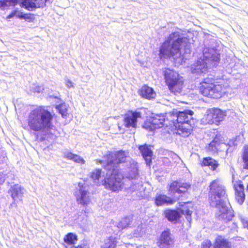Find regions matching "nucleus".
<instances>
[{"label":"nucleus","mask_w":248,"mask_h":248,"mask_svg":"<svg viewBox=\"0 0 248 248\" xmlns=\"http://www.w3.org/2000/svg\"><path fill=\"white\" fill-rule=\"evenodd\" d=\"M105 160L99 161V163L104 164L105 161L106 164L103 165V168L107 171H110L109 176L106 177L102 181V185L105 187L112 192H118L122 190L124 185L123 180L124 176L120 170L113 167H108L112 164H120L126 162L127 155L124 151L119 150L113 154L108 152L104 155Z\"/></svg>","instance_id":"1"},{"label":"nucleus","mask_w":248,"mask_h":248,"mask_svg":"<svg viewBox=\"0 0 248 248\" xmlns=\"http://www.w3.org/2000/svg\"><path fill=\"white\" fill-rule=\"evenodd\" d=\"M229 86L225 79L210 75L200 82L199 90L204 97L218 99L225 94Z\"/></svg>","instance_id":"2"},{"label":"nucleus","mask_w":248,"mask_h":248,"mask_svg":"<svg viewBox=\"0 0 248 248\" xmlns=\"http://www.w3.org/2000/svg\"><path fill=\"white\" fill-rule=\"evenodd\" d=\"M54 116L44 107L38 106L30 112L27 119L28 126L34 131L51 130L54 127L52 123Z\"/></svg>","instance_id":"3"},{"label":"nucleus","mask_w":248,"mask_h":248,"mask_svg":"<svg viewBox=\"0 0 248 248\" xmlns=\"http://www.w3.org/2000/svg\"><path fill=\"white\" fill-rule=\"evenodd\" d=\"M227 198L226 187L220 179L217 178L211 181L208 186V200L209 204L216 207L222 206L224 204V199Z\"/></svg>","instance_id":"4"},{"label":"nucleus","mask_w":248,"mask_h":248,"mask_svg":"<svg viewBox=\"0 0 248 248\" xmlns=\"http://www.w3.org/2000/svg\"><path fill=\"white\" fill-rule=\"evenodd\" d=\"M227 198L226 187L220 179L217 178L211 181L208 186V200L209 204L216 207L222 206L224 204V199Z\"/></svg>","instance_id":"5"},{"label":"nucleus","mask_w":248,"mask_h":248,"mask_svg":"<svg viewBox=\"0 0 248 248\" xmlns=\"http://www.w3.org/2000/svg\"><path fill=\"white\" fill-rule=\"evenodd\" d=\"M165 85L170 93L178 95L182 93L185 88V80L173 69L165 68L163 71Z\"/></svg>","instance_id":"6"},{"label":"nucleus","mask_w":248,"mask_h":248,"mask_svg":"<svg viewBox=\"0 0 248 248\" xmlns=\"http://www.w3.org/2000/svg\"><path fill=\"white\" fill-rule=\"evenodd\" d=\"M178 34L176 32L171 33L168 38V39L164 41L161 45L159 49V57L162 58H170L180 54L181 46L184 42L183 37H178L175 40L171 42L172 36Z\"/></svg>","instance_id":"7"},{"label":"nucleus","mask_w":248,"mask_h":248,"mask_svg":"<svg viewBox=\"0 0 248 248\" xmlns=\"http://www.w3.org/2000/svg\"><path fill=\"white\" fill-rule=\"evenodd\" d=\"M194 112L191 110H186L184 111H179L178 112L170 113L168 115V120L170 124H181L189 123L191 116ZM169 125L170 123H168Z\"/></svg>","instance_id":"8"},{"label":"nucleus","mask_w":248,"mask_h":248,"mask_svg":"<svg viewBox=\"0 0 248 248\" xmlns=\"http://www.w3.org/2000/svg\"><path fill=\"white\" fill-rule=\"evenodd\" d=\"M226 115L225 111L218 108H213L210 110L203 119L206 124H215L218 125L224 119Z\"/></svg>","instance_id":"9"},{"label":"nucleus","mask_w":248,"mask_h":248,"mask_svg":"<svg viewBox=\"0 0 248 248\" xmlns=\"http://www.w3.org/2000/svg\"><path fill=\"white\" fill-rule=\"evenodd\" d=\"M141 118V112L129 110L124 115V126L128 129H136L138 126V119Z\"/></svg>","instance_id":"10"},{"label":"nucleus","mask_w":248,"mask_h":248,"mask_svg":"<svg viewBox=\"0 0 248 248\" xmlns=\"http://www.w3.org/2000/svg\"><path fill=\"white\" fill-rule=\"evenodd\" d=\"M181 213L184 214L188 221L190 223L192 220L191 215L192 211L190 210L187 207L186 210H181V212H179L176 210L168 209L165 211L164 214L165 217L170 222H176L181 217Z\"/></svg>","instance_id":"11"},{"label":"nucleus","mask_w":248,"mask_h":248,"mask_svg":"<svg viewBox=\"0 0 248 248\" xmlns=\"http://www.w3.org/2000/svg\"><path fill=\"white\" fill-rule=\"evenodd\" d=\"M159 248H172L174 245V239L171 237L170 229L163 231L157 241Z\"/></svg>","instance_id":"12"},{"label":"nucleus","mask_w":248,"mask_h":248,"mask_svg":"<svg viewBox=\"0 0 248 248\" xmlns=\"http://www.w3.org/2000/svg\"><path fill=\"white\" fill-rule=\"evenodd\" d=\"M190 188L191 185L188 183L174 181L169 185L168 191L170 193H177L179 194H185Z\"/></svg>","instance_id":"13"},{"label":"nucleus","mask_w":248,"mask_h":248,"mask_svg":"<svg viewBox=\"0 0 248 248\" xmlns=\"http://www.w3.org/2000/svg\"><path fill=\"white\" fill-rule=\"evenodd\" d=\"M233 188L234 190L235 199L236 201L242 205L245 200L244 186L243 182L238 180L234 182Z\"/></svg>","instance_id":"14"},{"label":"nucleus","mask_w":248,"mask_h":248,"mask_svg":"<svg viewBox=\"0 0 248 248\" xmlns=\"http://www.w3.org/2000/svg\"><path fill=\"white\" fill-rule=\"evenodd\" d=\"M170 130L171 131H176V132L183 137H187L191 133V126L189 123L175 124H170Z\"/></svg>","instance_id":"15"},{"label":"nucleus","mask_w":248,"mask_h":248,"mask_svg":"<svg viewBox=\"0 0 248 248\" xmlns=\"http://www.w3.org/2000/svg\"><path fill=\"white\" fill-rule=\"evenodd\" d=\"M191 71L193 74L199 75L205 74L208 71V67L204 59L199 58L191 67Z\"/></svg>","instance_id":"16"},{"label":"nucleus","mask_w":248,"mask_h":248,"mask_svg":"<svg viewBox=\"0 0 248 248\" xmlns=\"http://www.w3.org/2000/svg\"><path fill=\"white\" fill-rule=\"evenodd\" d=\"M140 96L147 100L154 99L156 93L153 88L147 84H144L138 90V92Z\"/></svg>","instance_id":"17"},{"label":"nucleus","mask_w":248,"mask_h":248,"mask_svg":"<svg viewBox=\"0 0 248 248\" xmlns=\"http://www.w3.org/2000/svg\"><path fill=\"white\" fill-rule=\"evenodd\" d=\"M139 149L145 159L146 165L150 167L152 163V160L153 153L150 147L146 144H144L140 145Z\"/></svg>","instance_id":"18"},{"label":"nucleus","mask_w":248,"mask_h":248,"mask_svg":"<svg viewBox=\"0 0 248 248\" xmlns=\"http://www.w3.org/2000/svg\"><path fill=\"white\" fill-rule=\"evenodd\" d=\"M155 204L157 206L165 204L171 205L175 202V200L170 198L165 194H157L154 199Z\"/></svg>","instance_id":"19"},{"label":"nucleus","mask_w":248,"mask_h":248,"mask_svg":"<svg viewBox=\"0 0 248 248\" xmlns=\"http://www.w3.org/2000/svg\"><path fill=\"white\" fill-rule=\"evenodd\" d=\"M200 165L202 167H208L212 171L216 170L219 166L218 161L210 156L203 157Z\"/></svg>","instance_id":"20"},{"label":"nucleus","mask_w":248,"mask_h":248,"mask_svg":"<svg viewBox=\"0 0 248 248\" xmlns=\"http://www.w3.org/2000/svg\"><path fill=\"white\" fill-rule=\"evenodd\" d=\"M222 144V141L219 136L217 135L213 140L205 147L206 152L212 154L217 153L219 151V147Z\"/></svg>","instance_id":"21"},{"label":"nucleus","mask_w":248,"mask_h":248,"mask_svg":"<svg viewBox=\"0 0 248 248\" xmlns=\"http://www.w3.org/2000/svg\"><path fill=\"white\" fill-rule=\"evenodd\" d=\"M231 242L223 236L219 235L215 239L212 248H232Z\"/></svg>","instance_id":"22"},{"label":"nucleus","mask_w":248,"mask_h":248,"mask_svg":"<svg viewBox=\"0 0 248 248\" xmlns=\"http://www.w3.org/2000/svg\"><path fill=\"white\" fill-rule=\"evenodd\" d=\"M152 121L156 129L161 128L163 126L168 127L170 130V126L168 123H170L168 120V115L165 118L162 115H155L154 117H151Z\"/></svg>","instance_id":"23"},{"label":"nucleus","mask_w":248,"mask_h":248,"mask_svg":"<svg viewBox=\"0 0 248 248\" xmlns=\"http://www.w3.org/2000/svg\"><path fill=\"white\" fill-rule=\"evenodd\" d=\"M220 207L219 206L218 207ZM222 207V211H220L217 216L218 220L227 222L232 220L233 217L232 213L227 208L224 206V204L221 206Z\"/></svg>","instance_id":"24"},{"label":"nucleus","mask_w":248,"mask_h":248,"mask_svg":"<svg viewBox=\"0 0 248 248\" xmlns=\"http://www.w3.org/2000/svg\"><path fill=\"white\" fill-rule=\"evenodd\" d=\"M79 192V194L76 195L77 201L78 203L83 205L89 204L90 202V198L88 192L86 190L80 189Z\"/></svg>","instance_id":"25"},{"label":"nucleus","mask_w":248,"mask_h":248,"mask_svg":"<svg viewBox=\"0 0 248 248\" xmlns=\"http://www.w3.org/2000/svg\"><path fill=\"white\" fill-rule=\"evenodd\" d=\"M139 177L137 163L130 165L127 171L126 177L129 180L136 179Z\"/></svg>","instance_id":"26"},{"label":"nucleus","mask_w":248,"mask_h":248,"mask_svg":"<svg viewBox=\"0 0 248 248\" xmlns=\"http://www.w3.org/2000/svg\"><path fill=\"white\" fill-rule=\"evenodd\" d=\"M206 60V63L209 68L216 67L219 63L220 56L219 54H213L209 58L204 59Z\"/></svg>","instance_id":"27"},{"label":"nucleus","mask_w":248,"mask_h":248,"mask_svg":"<svg viewBox=\"0 0 248 248\" xmlns=\"http://www.w3.org/2000/svg\"><path fill=\"white\" fill-rule=\"evenodd\" d=\"M64 157L68 160H72L75 163H79L81 165L85 163V161L83 157L71 152L66 153L64 155Z\"/></svg>","instance_id":"28"},{"label":"nucleus","mask_w":248,"mask_h":248,"mask_svg":"<svg viewBox=\"0 0 248 248\" xmlns=\"http://www.w3.org/2000/svg\"><path fill=\"white\" fill-rule=\"evenodd\" d=\"M242 169L248 170V145H245L242 149L241 154Z\"/></svg>","instance_id":"29"},{"label":"nucleus","mask_w":248,"mask_h":248,"mask_svg":"<svg viewBox=\"0 0 248 248\" xmlns=\"http://www.w3.org/2000/svg\"><path fill=\"white\" fill-rule=\"evenodd\" d=\"M78 240V236L73 232H68L63 237L64 242L68 245H74Z\"/></svg>","instance_id":"30"},{"label":"nucleus","mask_w":248,"mask_h":248,"mask_svg":"<svg viewBox=\"0 0 248 248\" xmlns=\"http://www.w3.org/2000/svg\"><path fill=\"white\" fill-rule=\"evenodd\" d=\"M117 240L115 237L112 236L106 239L102 245L101 248H115L117 245Z\"/></svg>","instance_id":"31"},{"label":"nucleus","mask_w":248,"mask_h":248,"mask_svg":"<svg viewBox=\"0 0 248 248\" xmlns=\"http://www.w3.org/2000/svg\"><path fill=\"white\" fill-rule=\"evenodd\" d=\"M56 108L58 111V112L62 115L63 118H67L69 116L68 112V109L66 105L64 103H62L56 106Z\"/></svg>","instance_id":"32"},{"label":"nucleus","mask_w":248,"mask_h":248,"mask_svg":"<svg viewBox=\"0 0 248 248\" xmlns=\"http://www.w3.org/2000/svg\"><path fill=\"white\" fill-rule=\"evenodd\" d=\"M142 127L148 131H152L156 129L151 117L146 119L142 124Z\"/></svg>","instance_id":"33"},{"label":"nucleus","mask_w":248,"mask_h":248,"mask_svg":"<svg viewBox=\"0 0 248 248\" xmlns=\"http://www.w3.org/2000/svg\"><path fill=\"white\" fill-rule=\"evenodd\" d=\"M21 5L29 11L35 9L34 0H22Z\"/></svg>","instance_id":"34"},{"label":"nucleus","mask_w":248,"mask_h":248,"mask_svg":"<svg viewBox=\"0 0 248 248\" xmlns=\"http://www.w3.org/2000/svg\"><path fill=\"white\" fill-rule=\"evenodd\" d=\"M102 173V170L100 169H95L93 170L90 174V177L94 182L98 181L101 178Z\"/></svg>","instance_id":"35"},{"label":"nucleus","mask_w":248,"mask_h":248,"mask_svg":"<svg viewBox=\"0 0 248 248\" xmlns=\"http://www.w3.org/2000/svg\"><path fill=\"white\" fill-rule=\"evenodd\" d=\"M16 3V0H0V8L4 10L10 6H14Z\"/></svg>","instance_id":"36"},{"label":"nucleus","mask_w":248,"mask_h":248,"mask_svg":"<svg viewBox=\"0 0 248 248\" xmlns=\"http://www.w3.org/2000/svg\"><path fill=\"white\" fill-rule=\"evenodd\" d=\"M130 220L128 217L123 218L120 222L119 225L122 229L127 227L130 224Z\"/></svg>","instance_id":"37"},{"label":"nucleus","mask_w":248,"mask_h":248,"mask_svg":"<svg viewBox=\"0 0 248 248\" xmlns=\"http://www.w3.org/2000/svg\"><path fill=\"white\" fill-rule=\"evenodd\" d=\"M46 0H34L35 9L43 8L46 6Z\"/></svg>","instance_id":"38"},{"label":"nucleus","mask_w":248,"mask_h":248,"mask_svg":"<svg viewBox=\"0 0 248 248\" xmlns=\"http://www.w3.org/2000/svg\"><path fill=\"white\" fill-rule=\"evenodd\" d=\"M213 244L211 240L206 239L201 244V248H211Z\"/></svg>","instance_id":"39"},{"label":"nucleus","mask_w":248,"mask_h":248,"mask_svg":"<svg viewBox=\"0 0 248 248\" xmlns=\"http://www.w3.org/2000/svg\"><path fill=\"white\" fill-rule=\"evenodd\" d=\"M65 84L67 88H71L74 87V83L70 79H67L65 81Z\"/></svg>","instance_id":"40"},{"label":"nucleus","mask_w":248,"mask_h":248,"mask_svg":"<svg viewBox=\"0 0 248 248\" xmlns=\"http://www.w3.org/2000/svg\"><path fill=\"white\" fill-rule=\"evenodd\" d=\"M15 185H14L12 187V190L10 189L9 191V193H11V196L13 198V199L15 200V198L16 197V188H15Z\"/></svg>","instance_id":"41"},{"label":"nucleus","mask_w":248,"mask_h":248,"mask_svg":"<svg viewBox=\"0 0 248 248\" xmlns=\"http://www.w3.org/2000/svg\"><path fill=\"white\" fill-rule=\"evenodd\" d=\"M192 202L191 201H188L186 202H179L178 203V205L180 207L183 208L184 207V205L185 204H192Z\"/></svg>","instance_id":"42"},{"label":"nucleus","mask_w":248,"mask_h":248,"mask_svg":"<svg viewBox=\"0 0 248 248\" xmlns=\"http://www.w3.org/2000/svg\"><path fill=\"white\" fill-rule=\"evenodd\" d=\"M5 181V176L3 173H0V185L2 184Z\"/></svg>","instance_id":"43"},{"label":"nucleus","mask_w":248,"mask_h":248,"mask_svg":"<svg viewBox=\"0 0 248 248\" xmlns=\"http://www.w3.org/2000/svg\"><path fill=\"white\" fill-rule=\"evenodd\" d=\"M18 17H19L21 19H25L26 20H27V19H29L30 17V16H18Z\"/></svg>","instance_id":"44"},{"label":"nucleus","mask_w":248,"mask_h":248,"mask_svg":"<svg viewBox=\"0 0 248 248\" xmlns=\"http://www.w3.org/2000/svg\"><path fill=\"white\" fill-rule=\"evenodd\" d=\"M246 191L247 192H248V183L247 184L246 186Z\"/></svg>","instance_id":"45"},{"label":"nucleus","mask_w":248,"mask_h":248,"mask_svg":"<svg viewBox=\"0 0 248 248\" xmlns=\"http://www.w3.org/2000/svg\"><path fill=\"white\" fill-rule=\"evenodd\" d=\"M20 16H28V14H23V15L21 14V15H20Z\"/></svg>","instance_id":"46"},{"label":"nucleus","mask_w":248,"mask_h":248,"mask_svg":"<svg viewBox=\"0 0 248 248\" xmlns=\"http://www.w3.org/2000/svg\"><path fill=\"white\" fill-rule=\"evenodd\" d=\"M13 17V16H7V18L8 19H9V18H11V17Z\"/></svg>","instance_id":"47"},{"label":"nucleus","mask_w":248,"mask_h":248,"mask_svg":"<svg viewBox=\"0 0 248 248\" xmlns=\"http://www.w3.org/2000/svg\"><path fill=\"white\" fill-rule=\"evenodd\" d=\"M17 192H18V191L16 190V197H17V196H18V193H17Z\"/></svg>","instance_id":"48"}]
</instances>
